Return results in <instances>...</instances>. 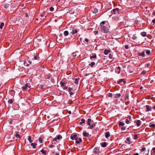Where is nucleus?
Masks as SVG:
<instances>
[{"label": "nucleus", "mask_w": 155, "mask_h": 155, "mask_svg": "<svg viewBox=\"0 0 155 155\" xmlns=\"http://www.w3.org/2000/svg\"><path fill=\"white\" fill-rule=\"evenodd\" d=\"M105 21H103L100 23V29L102 32L107 34L109 32V26L105 24Z\"/></svg>", "instance_id": "1"}, {"label": "nucleus", "mask_w": 155, "mask_h": 155, "mask_svg": "<svg viewBox=\"0 0 155 155\" xmlns=\"http://www.w3.org/2000/svg\"><path fill=\"white\" fill-rule=\"evenodd\" d=\"M94 153L98 154L99 155H102L101 151H99V149L97 148L94 149Z\"/></svg>", "instance_id": "2"}, {"label": "nucleus", "mask_w": 155, "mask_h": 155, "mask_svg": "<svg viewBox=\"0 0 155 155\" xmlns=\"http://www.w3.org/2000/svg\"><path fill=\"white\" fill-rule=\"evenodd\" d=\"M77 135L76 134H74V135H71V138L72 140H77Z\"/></svg>", "instance_id": "3"}, {"label": "nucleus", "mask_w": 155, "mask_h": 155, "mask_svg": "<svg viewBox=\"0 0 155 155\" xmlns=\"http://www.w3.org/2000/svg\"><path fill=\"white\" fill-rule=\"evenodd\" d=\"M28 87L30 88V87L28 86V84H26L25 86L22 87V89L24 91H25L27 89Z\"/></svg>", "instance_id": "4"}, {"label": "nucleus", "mask_w": 155, "mask_h": 155, "mask_svg": "<svg viewBox=\"0 0 155 155\" xmlns=\"http://www.w3.org/2000/svg\"><path fill=\"white\" fill-rule=\"evenodd\" d=\"M146 107L147 109L146 110V112H148L151 110L152 109V107H151L149 105H147L146 106Z\"/></svg>", "instance_id": "5"}, {"label": "nucleus", "mask_w": 155, "mask_h": 155, "mask_svg": "<svg viewBox=\"0 0 155 155\" xmlns=\"http://www.w3.org/2000/svg\"><path fill=\"white\" fill-rule=\"evenodd\" d=\"M137 55L138 56H141L143 57H144L145 56V52L144 51H143L141 53L138 52L137 53Z\"/></svg>", "instance_id": "6"}, {"label": "nucleus", "mask_w": 155, "mask_h": 155, "mask_svg": "<svg viewBox=\"0 0 155 155\" xmlns=\"http://www.w3.org/2000/svg\"><path fill=\"white\" fill-rule=\"evenodd\" d=\"M113 13L115 14L118 13L119 12V9L118 8H114L113 10Z\"/></svg>", "instance_id": "7"}, {"label": "nucleus", "mask_w": 155, "mask_h": 155, "mask_svg": "<svg viewBox=\"0 0 155 155\" xmlns=\"http://www.w3.org/2000/svg\"><path fill=\"white\" fill-rule=\"evenodd\" d=\"M110 52V50H107L105 49L104 51V54L105 55L109 53Z\"/></svg>", "instance_id": "8"}, {"label": "nucleus", "mask_w": 155, "mask_h": 155, "mask_svg": "<svg viewBox=\"0 0 155 155\" xmlns=\"http://www.w3.org/2000/svg\"><path fill=\"white\" fill-rule=\"evenodd\" d=\"M125 142L126 143H127L128 144H130L131 143V142L130 141V139L129 137H127L125 141Z\"/></svg>", "instance_id": "9"}, {"label": "nucleus", "mask_w": 155, "mask_h": 155, "mask_svg": "<svg viewBox=\"0 0 155 155\" xmlns=\"http://www.w3.org/2000/svg\"><path fill=\"white\" fill-rule=\"evenodd\" d=\"M78 32V31L77 29H73L72 30V31L71 32V33L72 34V35H74L75 33H76Z\"/></svg>", "instance_id": "10"}, {"label": "nucleus", "mask_w": 155, "mask_h": 155, "mask_svg": "<svg viewBox=\"0 0 155 155\" xmlns=\"http://www.w3.org/2000/svg\"><path fill=\"white\" fill-rule=\"evenodd\" d=\"M110 134L109 132H107L105 133V137L106 138H107L110 137Z\"/></svg>", "instance_id": "11"}, {"label": "nucleus", "mask_w": 155, "mask_h": 155, "mask_svg": "<svg viewBox=\"0 0 155 155\" xmlns=\"http://www.w3.org/2000/svg\"><path fill=\"white\" fill-rule=\"evenodd\" d=\"M122 82H124V84H125L126 83V81H124V79H120L119 80V81L118 82V83L119 84H120Z\"/></svg>", "instance_id": "12"}, {"label": "nucleus", "mask_w": 155, "mask_h": 155, "mask_svg": "<svg viewBox=\"0 0 155 155\" xmlns=\"http://www.w3.org/2000/svg\"><path fill=\"white\" fill-rule=\"evenodd\" d=\"M92 55H93L92 56L90 55V58L91 60L93 58H94L96 59L97 56H96V55L95 54H92Z\"/></svg>", "instance_id": "13"}, {"label": "nucleus", "mask_w": 155, "mask_h": 155, "mask_svg": "<svg viewBox=\"0 0 155 155\" xmlns=\"http://www.w3.org/2000/svg\"><path fill=\"white\" fill-rule=\"evenodd\" d=\"M107 145V143L105 142H104L102 143L101 144V146L103 147H106Z\"/></svg>", "instance_id": "14"}, {"label": "nucleus", "mask_w": 155, "mask_h": 155, "mask_svg": "<svg viewBox=\"0 0 155 155\" xmlns=\"http://www.w3.org/2000/svg\"><path fill=\"white\" fill-rule=\"evenodd\" d=\"M136 124L137 126H140L141 124V121L139 120H137L136 121Z\"/></svg>", "instance_id": "15"}, {"label": "nucleus", "mask_w": 155, "mask_h": 155, "mask_svg": "<svg viewBox=\"0 0 155 155\" xmlns=\"http://www.w3.org/2000/svg\"><path fill=\"white\" fill-rule=\"evenodd\" d=\"M18 132H16V134H15V136L16 137V138H21L20 136L19 135V134H18Z\"/></svg>", "instance_id": "16"}, {"label": "nucleus", "mask_w": 155, "mask_h": 155, "mask_svg": "<svg viewBox=\"0 0 155 155\" xmlns=\"http://www.w3.org/2000/svg\"><path fill=\"white\" fill-rule=\"evenodd\" d=\"M69 32L67 31H65L64 32V35L65 36H66L68 35Z\"/></svg>", "instance_id": "17"}, {"label": "nucleus", "mask_w": 155, "mask_h": 155, "mask_svg": "<svg viewBox=\"0 0 155 155\" xmlns=\"http://www.w3.org/2000/svg\"><path fill=\"white\" fill-rule=\"evenodd\" d=\"M83 135L84 137H87L89 136V134L86 132H83Z\"/></svg>", "instance_id": "18"}, {"label": "nucleus", "mask_w": 155, "mask_h": 155, "mask_svg": "<svg viewBox=\"0 0 155 155\" xmlns=\"http://www.w3.org/2000/svg\"><path fill=\"white\" fill-rule=\"evenodd\" d=\"M149 127L150 128H155V124H151L150 123L149 125Z\"/></svg>", "instance_id": "19"}, {"label": "nucleus", "mask_w": 155, "mask_h": 155, "mask_svg": "<svg viewBox=\"0 0 155 155\" xmlns=\"http://www.w3.org/2000/svg\"><path fill=\"white\" fill-rule=\"evenodd\" d=\"M91 119H87V124L88 125H89V126L91 125Z\"/></svg>", "instance_id": "20"}, {"label": "nucleus", "mask_w": 155, "mask_h": 155, "mask_svg": "<svg viewBox=\"0 0 155 155\" xmlns=\"http://www.w3.org/2000/svg\"><path fill=\"white\" fill-rule=\"evenodd\" d=\"M81 141L82 140L81 138H79L78 140H77V139L76 140V143H79L80 142H81Z\"/></svg>", "instance_id": "21"}, {"label": "nucleus", "mask_w": 155, "mask_h": 155, "mask_svg": "<svg viewBox=\"0 0 155 155\" xmlns=\"http://www.w3.org/2000/svg\"><path fill=\"white\" fill-rule=\"evenodd\" d=\"M41 152L42 153V154H43L44 155H46L47 154L46 151L45 150H44L43 149L41 150Z\"/></svg>", "instance_id": "22"}, {"label": "nucleus", "mask_w": 155, "mask_h": 155, "mask_svg": "<svg viewBox=\"0 0 155 155\" xmlns=\"http://www.w3.org/2000/svg\"><path fill=\"white\" fill-rule=\"evenodd\" d=\"M65 83V82L63 81H61L60 82V84L62 87H64V84Z\"/></svg>", "instance_id": "23"}, {"label": "nucleus", "mask_w": 155, "mask_h": 155, "mask_svg": "<svg viewBox=\"0 0 155 155\" xmlns=\"http://www.w3.org/2000/svg\"><path fill=\"white\" fill-rule=\"evenodd\" d=\"M95 14L97 13L98 12V10L96 8H94L92 11Z\"/></svg>", "instance_id": "24"}, {"label": "nucleus", "mask_w": 155, "mask_h": 155, "mask_svg": "<svg viewBox=\"0 0 155 155\" xmlns=\"http://www.w3.org/2000/svg\"><path fill=\"white\" fill-rule=\"evenodd\" d=\"M31 146H32L33 148H35L36 147V146L37 145V144L33 143H31Z\"/></svg>", "instance_id": "25"}, {"label": "nucleus", "mask_w": 155, "mask_h": 155, "mask_svg": "<svg viewBox=\"0 0 155 155\" xmlns=\"http://www.w3.org/2000/svg\"><path fill=\"white\" fill-rule=\"evenodd\" d=\"M85 120L84 119H82L81 120V122H80V124L81 125L83 123H84L85 122Z\"/></svg>", "instance_id": "26"}, {"label": "nucleus", "mask_w": 155, "mask_h": 155, "mask_svg": "<svg viewBox=\"0 0 155 155\" xmlns=\"http://www.w3.org/2000/svg\"><path fill=\"white\" fill-rule=\"evenodd\" d=\"M141 35L143 37H145L146 36V32H143L141 33Z\"/></svg>", "instance_id": "27"}, {"label": "nucleus", "mask_w": 155, "mask_h": 155, "mask_svg": "<svg viewBox=\"0 0 155 155\" xmlns=\"http://www.w3.org/2000/svg\"><path fill=\"white\" fill-rule=\"evenodd\" d=\"M28 140L29 141V142L31 143L32 142V140H31V136H28Z\"/></svg>", "instance_id": "28"}, {"label": "nucleus", "mask_w": 155, "mask_h": 155, "mask_svg": "<svg viewBox=\"0 0 155 155\" xmlns=\"http://www.w3.org/2000/svg\"><path fill=\"white\" fill-rule=\"evenodd\" d=\"M79 79L78 78H76L74 79V83L75 84H77L78 82Z\"/></svg>", "instance_id": "29"}, {"label": "nucleus", "mask_w": 155, "mask_h": 155, "mask_svg": "<svg viewBox=\"0 0 155 155\" xmlns=\"http://www.w3.org/2000/svg\"><path fill=\"white\" fill-rule=\"evenodd\" d=\"M4 25V23L3 22H2L0 24V28L1 29H2L3 28V27Z\"/></svg>", "instance_id": "30"}, {"label": "nucleus", "mask_w": 155, "mask_h": 155, "mask_svg": "<svg viewBox=\"0 0 155 155\" xmlns=\"http://www.w3.org/2000/svg\"><path fill=\"white\" fill-rule=\"evenodd\" d=\"M124 125V123L122 122H119V125L120 127L123 126Z\"/></svg>", "instance_id": "31"}, {"label": "nucleus", "mask_w": 155, "mask_h": 155, "mask_svg": "<svg viewBox=\"0 0 155 155\" xmlns=\"http://www.w3.org/2000/svg\"><path fill=\"white\" fill-rule=\"evenodd\" d=\"M120 94H115V97L116 98H118L120 97Z\"/></svg>", "instance_id": "32"}, {"label": "nucleus", "mask_w": 155, "mask_h": 155, "mask_svg": "<svg viewBox=\"0 0 155 155\" xmlns=\"http://www.w3.org/2000/svg\"><path fill=\"white\" fill-rule=\"evenodd\" d=\"M24 64L25 66H26L27 67H28L29 66V64L28 62H27L26 61H25L24 62Z\"/></svg>", "instance_id": "33"}, {"label": "nucleus", "mask_w": 155, "mask_h": 155, "mask_svg": "<svg viewBox=\"0 0 155 155\" xmlns=\"http://www.w3.org/2000/svg\"><path fill=\"white\" fill-rule=\"evenodd\" d=\"M90 127L89 128L91 129H92V128H93L95 126V124H92L91 125H90Z\"/></svg>", "instance_id": "34"}, {"label": "nucleus", "mask_w": 155, "mask_h": 155, "mask_svg": "<svg viewBox=\"0 0 155 155\" xmlns=\"http://www.w3.org/2000/svg\"><path fill=\"white\" fill-rule=\"evenodd\" d=\"M128 95L127 94H125V100H127L128 99Z\"/></svg>", "instance_id": "35"}, {"label": "nucleus", "mask_w": 155, "mask_h": 155, "mask_svg": "<svg viewBox=\"0 0 155 155\" xmlns=\"http://www.w3.org/2000/svg\"><path fill=\"white\" fill-rule=\"evenodd\" d=\"M95 64V63L94 62H92L90 64H89V66L92 67Z\"/></svg>", "instance_id": "36"}, {"label": "nucleus", "mask_w": 155, "mask_h": 155, "mask_svg": "<svg viewBox=\"0 0 155 155\" xmlns=\"http://www.w3.org/2000/svg\"><path fill=\"white\" fill-rule=\"evenodd\" d=\"M62 137V136L60 135H57V137H56L57 139L58 140H59L60 138H61Z\"/></svg>", "instance_id": "37"}, {"label": "nucleus", "mask_w": 155, "mask_h": 155, "mask_svg": "<svg viewBox=\"0 0 155 155\" xmlns=\"http://www.w3.org/2000/svg\"><path fill=\"white\" fill-rule=\"evenodd\" d=\"M118 70H119V71L117 72L118 74H119L120 73V67L118 66L117 68L116 69L117 71Z\"/></svg>", "instance_id": "38"}, {"label": "nucleus", "mask_w": 155, "mask_h": 155, "mask_svg": "<svg viewBox=\"0 0 155 155\" xmlns=\"http://www.w3.org/2000/svg\"><path fill=\"white\" fill-rule=\"evenodd\" d=\"M135 71V69H134L133 70H132L131 69H130L129 71L130 73H133Z\"/></svg>", "instance_id": "39"}, {"label": "nucleus", "mask_w": 155, "mask_h": 155, "mask_svg": "<svg viewBox=\"0 0 155 155\" xmlns=\"http://www.w3.org/2000/svg\"><path fill=\"white\" fill-rule=\"evenodd\" d=\"M109 58H110L112 59L113 58V55L111 53L109 55Z\"/></svg>", "instance_id": "40"}, {"label": "nucleus", "mask_w": 155, "mask_h": 155, "mask_svg": "<svg viewBox=\"0 0 155 155\" xmlns=\"http://www.w3.org/2000/svg\"><path fill=\"white\" fill-rule=\"evenodd\" d=\"M38 139L40 143H42V139L41 137H40Z\"/></svg>", "instance_id": "41"}, {"label": "nucleus", "mask_w": 155, "mask_h": 155, "mask_svg": "<svg viewBox=\"0 0 155 155\" xmlns=\"http://www.w3.org/2000/svg\"><path fill=\"white\" fill-rule=\"evenodd\" d=\"M146 150V148L145 147H143L142 148L141 150V153H142L143 151H144Z\"/></svg>", "instance_id": "42"}, {"label": "nucleus", "mask_w": 155, "mask_h": 155, "mask_svg": "<svg viewBox=\"0 0 155 155\" xmlns=\"http://www.w3.org/2000/svg\"><path fill=\"white\" fill-rule=\"evenodd\" d=\"M146 54L149 55L150 54V50H147L146 51Z\"/></svg>", "instance_id": "43"}, {"label": "nucleus", "mask_w": 155, "mask_h": 155, "mask_svg": "<svg viewBox=\"0 0 155 155\" xmlns=\"http://www.w3.org/2000/svg\"><path fill=\"white\" fill-rule=\"evenodd\" d=\"M13 101L12 99H10L8 101V103L9 104H11L12 103Z\"/></svg>", "instance_id": "44"}, {"label": "nucleus", "mask_w": 155, "mask_h": 155, "mask_svg": "<svg viewBox=\"0 0 155 155\" xmlns=\"http://www.w3.org/2000/svg\"><path fill=\"white\" fill-rule=\"evenodd\" d=\"M34 58L35 60H37L39 58V57L35 55L34 57Z\"/></svg>", "instance_id": "45"}, {"label": "nucleus", "mask_w": 155, "mask_h": 155, "mask_svg": "<svg viewBox=\"0 0 155 155\" xmlns=\"http://www.w3.org/2000/svg\"><path fill=\"white\" fill-rule=\"evenodd\" d=\"M49 10L51 11L52 12L54 11V8L53 7H51L50 8Z\"/></svg>", "instance_id": "46"}, {"label": "nucleus", "mask_w": 155, "mask_h": 155, "mask_svg": "<svg viewBox=\"0 0 155 155\" xmlns=\"http://www.w3.org/2000/svg\"><path fill=\"white\" fill-rule=\"evenodd\" d=\"M126 127H125V126H122L121 127V129L122 130H125L126 129Z\"/></svg>", "instance_id": "47"}, {"label": "nucleus", "mask_w": 155, "mask_h": 155, "mask_svg": "<svg viewBox=\"0 0 155 155\" xmlns=\"http://www.w3.org/2000/svg\"><path fill=\"white\" fill-rule=\"evenodd\" d=\"M125 122L127 124H128L129 123V120L128 119H127L126 120Z\"/></svg>", "instance_id": "48"}, {"label": "nucleus", "mask_w": 155, "mask_h": 155, "mask_svg": "<svg viewBox=\"0 0 155 155\" xmlns=\"http://www.w3.org/2000/svg\"><path fill=\"white\" fill-rule=\"evenodd\" d=\"M152 151L153 152V153L155 154V147H153V148H152Z\"/></svg>", "instance_id": "49"}, {"label": "nucleus", "mask_w": 155, "mask_h": 155, "mask_svg": "<svg viewBox=\"0 0 155 155\" xmlns=\"http://www.w3.org/2000/svg\"><path fill=\"white\" fill-rule=\"evenodd\" d=\"M63 89H64V90H66L68 88V87H67V86H64V87H62Z\"/></svg>", "instance_id": "50"}, {"label": "nucleus", "mask_w": 155, "mask_h": 155, "mask_svg": "<svg viewBox=\"0 0 155 155\" xmlns=\"http://www.w3.org/2000/svg\"><path fill=\"white\" fill-rule=\"evenodd\" d=\"M72 90V88L71 87H69L68 89V91L70 92Z\"/></svg>", "instance_id": "51"}, {"label": "nucleus", "mask_w": 155, "mask_h": 155, "mask_svg": "<svg viewBox=\"0 0 155 155\" xmlns=\"http://www.w3.org/2000/svg\"><path fill=\"white\" fill-rule=\"evenodd\" d=\"M54 147V145H52V144H51V145H49V146H48V147H49V148H52V147Z\"/></svg>", "instance_id": "52"}, {"label": "nucleus", "mask_w": 155, "mask_h": 155, "mask_svg": "<svg viewBox=\"0 0 155 155\" xmlns=\"http://www.w3.org/2000/svg\"><path fill=\"white\" fill-rule=\"evenodd\" d=\"M124 48L126 49H127L128 48V45H125Z\"/></svg>", "instance_id": "53"}, {"label": "nucleus", "mask_w": 155, "mask_h": 155, "mask_svg": "<svg viewBox=\"0 0 155 155\" xmlns=\"http://www.w3.org/2000/svg\"><path fill=\"white\" fill-rule=\"evenodd\" d=\"M112 95H113V94L112 93H110L108 94V96L109 97H111L112 96Z\"/></svg>", "instance_id": "54"}, {"label": "nucleus", "mask_w": 155, "mask_h": 155, "mask_svg": "<svg viewBox=\"0 0 155 155\" xmlns=\"http://www.w3.org/2000/svg\"><path fill=\"white\" fill-rule=\"evenodd\" d=\"M56 142L54 141H52V143L53 144H56Z\"/></svg>", "instance_id": "55"}, {"label": "nucleus", "mask_w": 155, "mask_h": 155, "mask_svg": "<svg viewBox=\"0 0 155 155\" xmlns=\"http://www.w3.org/2000/svg\"><path fill=\"white\" fill-rule=\"evenodd\" d=\"M8 7V5H5L4 7L5 8H7Z\"/></svg>", "instance_id": "56"}, {"label": "nucleus", "mask_w": 155, "mask_h": 155, "mask_svg": "<svg viewBox=\"0 0 155 155\" xmlns=\"http://www.w3.org/2000/svg\"><path fill=\"white\" fill-rule=\"evenodd\" d=\"M145 72H145V71H143L141 72V74H145Z\"/></svg>", "instance_id": "57"}, {"label": "nucleus", "mask_w": 155, "mask_h": 155, "mask_svg": "<svg viewBox=\"0 0 155 155\" xmlns=\"http://www.w3.org/2000/svg\"><path fill=\"white\" fill-rule=\"evenodd\" d=\"M85 41L87 42H88V39L87 38H85Z\"/></svg>", "instance_id": "58"}, {"label": "nucleus", "mask_w": 155, "mask_h": 155, "mask_svg": "<svg viewBox=\"0 0 155 155\" xmlns=\"http://www.w3.org/2000/svg\"><path fill=\"white\" fill-rule=\"evenodd\" d=\"M57 139L56 137H55L53 141H54L56 142Z\"/></svg>", "instance_id": "59"}, {"label": "nucleus", "mask_w": 155, "mask_h": 155, "mask_svg": "<svg viewBox=\"0 0 155 155\" xmlns=\"http://www.w3.org/2000/svg\"><path fill=\"white\" fill-rule=\"evenodd\" d=\"M94 33H95V34H98V31H94Z\"/></svg>", "instance_id": "60"}, {"label": "nucleus", "mask_w": 155, "mask_h": 155, "mask_svg": "<svg viewBox=\"0 0 155 155\" xmlns=\"http://www.w3.org/2000/svg\"><path fill=\"white\" fill-rule=\"evenodd\" d=\"M152 22L153 23H155V18L152 21Z\"/></svg>", "instance_id": "61"}, {"label": "nucleus", "mask_w": 155, "mask_h": 155, "mask_svg": "<svg viewBox=\"0 0 155 155\" xmlns=\"http://www.w3.org/2000/svg\"><path fill=\"white\" fill-rule=\"evenodd\" d=\"M25 15L26 17H28V15L27 13H25Z\"/></svg>", "instance_id": "62"}, {"label": "nucleus", "mask_w": 155, "mask_h": 155, "mask_svg": "<svg viewBox=\"0 0 155 155\" xmlns=\"http://www.w3.org/2000/svg\"><path fill=\"white\" fill-rule=\"evenodd\" d=\"M69 94L70 95H72L73 94V93L72 92L70 91V92Z\"/></svg>", "instance_id": "63"}, {"label": "nucleus", "mask_w": 155, "mask_h": 155, "mask_svg": "<svg viewBox=\"0 0 155 155\" xmlns=\"http://www.w3.org/2000/svg\"><path fill=\"white\" fill-rule=\"evenodd\" d=\"M28 63L29 64H31V62L30 61H28Z\"/></svg>", "instance_id": "64"}]
</instances>
